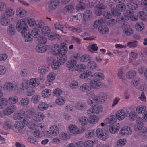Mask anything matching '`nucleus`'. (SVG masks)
<instances>
[{"instance_id": "1", "label": "nucleus", "mask_w": 147, "mask_h": 147, "mask_svg": "<svg viewBox=\"0 0 147 147\" xmlns=\"http://www.w3.org/2000/svg\"><path fill=\"white\" fill-rule=\"evenodd\" d=\"M108 2L105 0H93L91 3V7H94L95 12L97 16L101 15L103 10L107 7Z\"/></svg>"}, {"instance_id": "2", "label": "nucleus", "mask_w": 147, "mask_h": 147, "mask_svg": "<svg viewBox=\"0 0 147 147\" xmlns=\"http://www.w3.org/2000/svg\"><path fill=\"white\" fill-rule=\"evenodd\" d=\"M16 27L18 31L20 32L22 34L24 32H28L27 24L24 20H21L18 21Z\"/></svg>"}, {"instance_id": "3", "label": "nucleus", "mask_w": 147, "mask_h": 147, "mask_svg": "<svg viewBox=\"0 0 147 147\" xmlns=\"http://www.w3.org/2000/svg\"><path fill=\"white\" fill-rule=\"evenodd\" d=\"M38 85V84L36 79L33 78L30 79L28 83L24 82L22 84V90L26 89L28 88L29 86L31 88H34Z\"/></svg>"}, {"instance_id": "4", "label": "nucleus", "mask_w": 147, "mask_h": 147, "mask_svg": "<svg viewBox=\"0 0 147 147\" xmlns=\"http://www.w3.org/2000/svg\"><path fill=\"white\" fill-rule=\"evenodd\" d=\"M100 99L99 96L96 95H92L90 97V98L88 100V105L92 107L94 105L100 103Z\"/></svg>"}, {"instance_id": "5", "label": "nucleus", "mask_w": 147, "mask_h": 147, "mask_svg": "<svg viewBox=\"0 0 147 147\" xmlns=\"http://www.w3.org/2000/svg\"><path fill=\"white\" fill-rule=\"evenodd\" d=\"M16 110V106L12 104L9 107L4 109L3 112L4 115H9Z\"/></svg>"}, {"instance_id": "6", "label": "nucleus", "mask_w": 147, "mask_h": 147, "mask_svg": "<svg viewBox=\"0 0 147 147\" xmlns=\"http://www.w3.org/2000/svg\"><path fill=\"white\" fill-rule=\"evenodd\" d=\"M28 122L27 119H23V121L22 120L20 121L19 122H16L14 125V127L18 130L22 129L25 125H27L28 123Z\"/></svg>"}, {"instance_id": "7", "label": "nucleus", "mask_w": 147, "mask_h": 147, "mask_svg": "<svg viewBox=\"0 0 147 147\" xmlns=\"http://www.w3.org/2000/svg\"><path fill=\"white\" fill-rule=\"evenodd\" d=\"M96 134L98 138L105 140L108 138V135L106 133H104L102 130L101 129H98L96 131Z\"/></svg>"}, {"instance_id": "8", "label": "nucleus", "mask_w": 147, "mask_h": 147, "mask_svg": "<svg viewBox=\"0 0 147 147\" xmlns=\"http://www.w3.org/2000/svg\"><path fill=\"white\" fill-rule=\"evenodd\" d=\"M91 86L95 89H98L104 85V84L99 82L97 80H92L90 82Z\"/></svg>"}, {"instance_id": "9", "label": "nucleus", "mask_w": 147, "mask_h": 147, "mask_svg": "<svg viewBox=\"0 0 147 147\" xmlns=\"http://www.w3.org/2000/svg\"><path fill=\"white\" fill-rule=\"evenodd\" d=\"M132 132V130L130 127L125 126L121 128L120 131V134L122 135H131Z\"/></svg>"}, {"instance_id": "10", "label": "nucleus", "mask_w": 147, "mask_h": 147, "mask_svg": "<svg viewBox=\"0 0 147 147\" xmlns=\"http://www.w3.org/2000/svg\"><path fill=\"white\" fill-rule=\"evenodd\" d=\"M134 15V12L132 11H128L126 13H124L123 17H121L120 19L121 20V22L127 21L128 20V18H131Z\"/></svg>"}, {"instance_id": "11", "label": "nucleus", "mask_w": 147, "mask_h": 147, "mask_svg": "<svg viewBox=\"0 0 147 147\" xmlns=\"http://www.w3.org/2000/svg\"><path fill=\"white\" fill-rule=\"evenodd\" d=\"M45 117L44 114L40 112L36 113L34 115L33 119L36 122H39L43 120Z\"/></svg>"}, {"instance_id": "12", "label": "nucleus", "mask_w": 147, "mask_h": 147, "mask_svg": "<svg viewBox=\"0 0 147 147\" xmlns=\"http://www.w3.org/2000/svg\"><path fill=\"white\" fill-rule=\"evenodd\" d=\"M59 0H51L49 4V8L52 10L56 9L59 6Z\"/></svg>"}, {"instance_id": "13", "label": "nucleus", "mask_w": 147, "mask_h": 147, "mask_svg": "<svg viewBox=\"0 0 147 147\" xmlns=\"http://www.w3.org/2000/svg\"><path fill=\"white\" fill-rule=\"evenodd\" d=\"M84 0H75L77 5L76 6V9L78 10L80 9L84 10L85 9V4L83 3Z\"/></svg>"}, {"instance_id": "14", "label": "nucleus", "mask_w": 147, "mask_h": 147, "mask_svg": "<svg viewBox=\"0 0 147 147\" xmlns=\"http://www.w3.org/2000/svg\"><path fill=\"white\" fill-rule=\"evenodd\" d=\"M47 48V46L45 44L39 43L36 46V50L38 52L42 53L45 51Z\"/></svg>"}, {"instance_id": "15", "label": "nucleus", "mask_w": 147, "mask_h": 147, "mask_svg": "<svg viewBox=\"0 0 147 147\" xmlns=\"http://www.w3.org/2000/svg\"><path fill=\"white\" fill-rule=\"evenodd\" d=\"M16 88V86H14L13 83L11 82L6 83L3 87L5 89L8 91L15 90Z\"/></svg>"}, {"instance_id": "16", "label": "nucleus", "mask_w": 147, "mask_h": 147, "mask_svg": "<svg viewBox=\"0 0 147 147\" xmlns=\"http://www.w3.org/2000/svg\"><path fill=\"white\" fill-rule=\"evenodd\" d=\"M69 130L71 135H76L80 133L78 129L75 125L70 126L69 127Z\"/></svg>"}, {"instance_id": "17", "label": "nucleus", "mask_w": 147, "mask_h": 147, "mask_svg": "<svg viewBox=\"0 0 147 147\" xmlns=\"http://www.w3.org/2000/svg\"><path fill=\"white\" fill-rule=\"evenodd\" d=\"M120 127L119 123L114 124L113 125H111L109 127V130L111 133H115L118 132Z\"/></svg>"}, {"instance_id": "18", "label": "nucleus", "mask_w": 147, "mask_h": 147, "mask_svg": "<svg viewBox=\"0 0 147 147\" xmlns=\"http://www.w3.org/2000/svg\"><path fill=\"white\" fill-rule=\"evenodd\" d=\"M49 71V67L46 65H41L38 67V72L41 75L46 74Z\"/></svg>"}, {"instance_id": "19", "label": "nucleus", "mask_w": 147, "mask_h": 147, "mask_svg": "<svg viewBox=\"0 0 147 147\" xmlns=\"http://www.w3.org/2000/svg\"><path fill=\"white\" fill-rule=\"evenodd\" d=\"M59 54H65L68 50L67 47L64 43H62L60 44L59 47Z\"/></svg>"}, {"instance_id": "20", "label": "nucleus", "mask_w": 147, "mask_h": 147, "mask_svg": "<svg viewBox=\"0 0 147 147\" xmlns=\"http://www.w3.org/2000/svg\"><path fill=\"white\" fill-rule=\"evenodd\" d=\"M29 33V31L28 30V32H24L22 34V36H24V40L26 42H30L32 40V36H31V34Z\"/></svg>"}, {"instance_id": "21", "label": "nucleus", "mask_w": 147, "mask_h": 147, "mask_svg": "<svg viewBox=\"0 0 147 147\" xmlns=\"http://www.w3.org/2000/svg\"><path fill=\"white\" fill-rule=\"evenodd\" d=\"M125 113L123 110H120L116 113V118L119 120H121L125 117Z\"/></svg>"}, {"instance_id": "22", "label": "nucleus", "mask_w": 147, "mask_h": 147, "mask_svg": "<svg viewBox=\"0 0 147 147\" xmlns=\"http://www.w3.org/2000/svg\"><path fill=\"white\" fill-rule=\"evenodd\" d=\"M99 32L101 34H107L109 31V29L106 26L101 25L98 28Z\"/></svg>"}, {"instance_id": "23", "label": "nucleus", "mask_w": 147, "mask_h": 147, "mask_svg": "<svg viewBox=\"0 0 147 147\" xmlns=\"http://www.w3.org/2000/svg\"><path fill=\"white\" fill-rule=\"evenodd\" d=\"M115 117L114 116H112L105 119V121L106 124H111L112 125L114 124L116 121V119Z\"/></svg>"}, {"instance_id": "24", "label": "nucleus", "mask_w": 147, "mask_h": 147, "mask_svg": "<svg viewBox=\"0 0 147 147\" xmlns=\"http://www.w3.org/2000/svg\"><path fill=\"white\" fill-rule=\"evenodd\" d=\"M59 46L57 44H55L52 47L51 52L54 55L59 54Z\"/></svg>"}, {"instance_id": "25", "label": "nucleus", "mask_w": 147, "mask_h": 147, "mask_svg": "<svg viewBox=\"0 0 147 147\" xmlns=\"http://www.w3.org/2000/svg\"><path fill=\"white\" fill-rule=\"evenodd\" d=\"M92 15V13L90 11L88 10L85 11L83 15L84 20L85 21H86L90 19Z\"/></svg>"}, {"instance_id": "26", "label": "nucleus", "mask_w": 147, "mask_h": 147, "mask_svg": "<svg viewBox=\"0 0 147 147\" xmlns=\"http://www.w3.org/2000/svg\"><path fill=\"white\" fill-rule=\"evenodd\" d=\"M36 110L33 108H30L26 111V114L28 118H31L35 113Z\"/></svg>"}, {"instance_id": "27", "label": "nucleus", "mask_w": 147, "mask_h": 147, "mask_svg": "<svg viewBox=\"0 0 147 147\" xmlns=\"http://www.w3.org/2000/svg\"><path fill=\"white\" fill-rule=\"evenodd\" d=\"M120 17H119V18ZM122 22L121 19L119 18L117 19V20L115 19H112L109 20L107 23V25L110 27L114 26L116 23L117 22Z\"/></svg>"}, {"instance_id": "28", "label": "nucleus", "mask_w": 147, "mask_h": 147, "mask_svg": "<svg viewBox=\"0 0 147 147\" xmlns=\"http://www.w3.org/2000/svg\"><path fill=\"white\" fill-rule=\"evenodd\" d=\"M50 131L51 134L53 135L56 136L59 133V130L58 127L55 125H54L50 128Z\"/></svg>"}, {"instance_id": "29", "label": "nucleus", "mask_w": 147, "mask_h": 147, "mask_svg": "<svg viewBox=\"0 0 147 147\" xmlns=\"http://www.w3.org/2000/svg\"><path fill=\"white\" fill-rule=\"evenodd\" d=\"M48 38L50 40H53L55 39L60 40L61 39V37L60 36L55 33H51L49 34Z\"/></svg>"}, {"instance_id": "30", "label": "nucleus", "mask_w": 147, "mask_h": 147, "mask_svg": "<svg viewBox=\"0 0 147 147\" xmlns=\"http://www.w3.org/2000/svg\"><path fill=\"white\" fill-rule=\"evenodd\" d=\"M92 107L93 109L94 112V113H97L101 112L103 110L102 106L100 105L97 104Z\"/></svg>"}, {"instance_id": "31", "label": "nucleus", "mask_w": 147, "mask_h": 147, "mask_svg": "<svg viewBox=\"0 0 147 147\" xmlns=\"http://www.w3.org/2000/svg\"><path fill=\"white\" fill-rule=\"evenodd\" d=\"M31 33L32 36L36 38L40 36V31L38 28H34L32 30Z\"/></svg>"}, {"instance_id": "32", "label": "nucleus", "mask_w": 147, "mask_h": 147, "mask_svg": "<svg viewBox=\"0 0 147 147\" xmlns=\"http://www.w3.org/2000/svg\"><path fill=\"white\" fill-rule=\"evenodd\" d=\"M67 57L65 54H61L57 58V61H59L61 65L63 64L65 62Z\"/></svg>"}, {"instance_id": "33", "label": "nucleus", "mask_w": 147, "mask_h": 147, "mask_svg": "<svg viewBox=\"0 0 147 147\" xmlns=\"http://www.w3.org/2000/svg\"><path fill=\"white\" fill-rule=\"evenodd\" d=\"M127 6L129 9L134 10L138 8V5L136 3L133 2L128 3Z\"/></svg>"}, {"instance_id": "34", "label": "nucleus", "mask_w": 147, "mask_h": 147, "mask_svg": "<svg viewBox=\"0 0 147 147\" xmlns=\"http://www.w3.org/2000/svg\"><path fill=\"white\" fill-rule=\"evenodd\" d=\"M123 32L125 34L129 36L133 34V31L129 27V26H127L124 29Z\"/></svg>"}, {"instance_id": "35", "label": "nucleus", "mask_w": 147, "mask_h": 147, "mask_svg": "<svg viewBox=\"0 0 147 147\" xmlns=\"http://www.w3.org/2000/svg\"><path fill=\"white\" fill-rule=\"evenodd\" d=\"M18 100V97L15 95L10 96L8 99V101L10 103H12V104L16 103Z\"/></svg>"}, {"instance_id": "36", "label": "nucleus", "mask_w": 147, "mask_h": 147, "mask_svg": "<svg viewBox=\"0 0 147 147\" xmlns=\"http://www.w3.org/2000/svg\"><path fill=\"white\" fill-rule=\"evenodd\" d=\"M76 63V60L72 59L67 63V67L71 69L74 67Z\"/></svg>"}, {"instance_id": "37", "label": "nucleus", "mask_w": 147, "mask_h": 147, "mask_svg": "<svg viewBox=\"0 0 147 147\" xmlns=\"http://www.w3.org/2000/svg\"><path fill=\"white\" fill-rule=\"evenodd\" d=\"M7 32L10 35L12 36L15 35L16 31L15 29L14 26L11 25L9 26L7 29Z\"/></svg>"}, {"instance_id": "38", "label": "nucleus", "mask_w": 147, "mask_h": 147, "mask_svg": "<svg viewBox=\"0 0 147 147\" xmlns=\"http://www.w3.org/2000/svg\"><path fill=\"white\" fill-rule=\"evenodd\" d=\"M50 29L47 26H43L41 30V32L42 34L45 35H48L50 33Z\"/></svg>"}, {"instance_id": "39", "label": "nucleus", "mask_w": 147, "mask_h": 147, "mask_svg": "<svg viewBox=\"0 0 147 147\" xmlns=\"http://www.w3.org/2000/svg\"><path fill=\"white\" fill-rule=\"evenodd\" d=\"M48 105L45 102H42L40 103L38 108L41 111L46 110L48 107Z\"/></svg>"}, {"instance_id": "40", "label": "nucleus", "mask_w": 147, "mask_h": 147, "mask_svg": "<svg viewBox=\"0 0 147 147\" xmlns=\"http://www.w3.org/2000/svg\"><path fill=\"white\" fill-rule=\"evenodd\" d=\"M104 22V20L103 19L98 20L95 21L94 22L93 26L95 28H98L100 26L101 24Z\"/></svg>"}, {"instance_id": "41", "label": "nucleus", "mask_w": 147, "mask_h": 147, "mask_svg": "<svg viewBox=\"0 0 147 147\" xmlns=\"http://www.w3.org/2000/svg\"><path fill=\"white\" fill-rule=\"evenodd\" d=\"M51 94V92L49 89H45L43 90L42 95L44 98H47Z\"/></svg>"}, {"instance_id": "42", "label": "nucleus", "mask_w": 147, "mask_h": 147, "mask_svg": "<svg viewBox=\"0 0 147 147\" xmlns=\"http://www.w3.org/2000/svg\"><path fill=\"white\" fill-rule=\"evenodd\" d=\"M90 59V56L88 55L85 54L82 55L80 57V60L81 61L88 62Z\"/></svg>"}, {"instance_id": "43", "label": "nucleus", "mask_w": 147, "mask_h": 147, "mask_svg": "<svg viewBox=\"0 0 147 147\" xmlns=\"http://www.w3.org/2000/svg\"><path fill=\"white\" fill-rule=\"evenodd\" d=\"M29 103V99L26 98H24L21 99L19 104L21 106L26 105L28 104Z\"/></svg>"}, {"instance_id": "44", "label": "nucleus", "mask_w": 147, "mask_h": 147, "mask_svg": "<svg viewBox=\"0 0 147 147\" xmlns=\"http://www.w3.org/2000/svg\"><path fill=\"white\" fill-rule=\"evenodd\" d=\"M135 27L137 30L138 31H141L144 28V25L142 22H140L136 24Z\"/></svg>"}, {"instance_id": "45", "label": "nucleus", "mask_w": 147, "mask_h": 147, "mask_svg": "<svg viewBox=\"0 0 147 147\" xmlns=\"http://www.w3.org/2000/svg\"><path fill=\"white\" fill-rule=\"evenodd\" d=\"M87 66L89 68L92 69H96L97 67L96 63L93 61H89L87 64Z\"/></svg>"}, {"instance_id": "46", "label": "nucleus", "mask_w": 147, "mask_h": 147, "mask_svg": "<svg viewBox=\"0 0 147 147\" xmlns=\"http://www.w3.org/2000/svg\"><path fill=\"white\" fill-rule=\"evenodd\" d=\"M116 9L118 11H123L125 9V5L123 3L119 4L117 5Z\"/></svg>"}, {"instance_id": "47", "label": "nucleus", "mask_w": 147, "mask_h": 147, "mask_svg": "<svg viewBox=\"0 0 147 147\" xmlns=\"http://www.w3.org/2000/svg\"><path fill=\"white\" fill-rule=\"evenodd\" d=\"M9 22L8 19L3 17L1 18L0 20V23L3 26H6L9 24Z\"/></svg>"}, {"instance_id": "48", "label": "nucleus", "mask_w": 147, "mask_h": 147, "mask_svg": "<svg viewBox=\"0 0 147 147\" xmlns=\"http://www.w3.org/2000/svg\"><path fill=\"white\" fill-rule=\"evenodd\" d=\"M13 124L11 121H7L5 123L4 125V128L7 130L9 129H11Z\"/></svg>"}, {"instance_id": "49", "label": "nucleus", "mask_w": 147, "mask_h": 147, "mask_svg": "<svg viewBox=\"0 0 147 147\" xmlns=\"http://www.w3.org/2000/svg\"><path fill=\"white\" fill-rule=\"evenodd\" d=\"M16 13L17 15L22 17L25 16L26 13L25 10L21 9H18L17 10Z\"/></svg>"}, {"instance_id": "50", "label": "nucleus", "mask_w": 147, "mask_h": 147, "mask_svg": "<svg viewBox=\"0 0 147 147\" xmlns=\"http://www.w3.org/2000/svg\"><path fill=\"white\" fill-rule=\"evenodd\" d=\"M87 72V74L86 77V78L85 81H89L90 80H93V79L95 78V76L94 74L91 75V73L90 71L88 70Z\"/></svg>"}, {"instance_id": "51", "label": "nucleus", "mask_w": 147, "mask_h": 147, "mask_svg": "<svg viewBox=\"0 0 147 147\" xmlns=\"http://www.w3.org/2000/svg\"><path fill=\"white\" fill-rule=\"evenodd\" d=\"M8 101L6 98H2L0 101V109L3 108L4 106L7 105Z\"/></svg>"}, {"instance_id": "52", "label": "nucleus", "mask_w": 147, "mask_h": 147, "mask_svg": "<svg viewBox=\"0 0 147 147\" xmlns=\"http://www.w3.org/2000/svg\"><path fill=\"white\" fill-rule=\"evenodd\" d=\"M144 11H140L139 12L137 16L139 18L143 21H146V18L145 16Z\"/></svg>"}, {"instance_id": "53", "label": "nucleus", "mask_w": 147, "mask_h": 147, "mask_svg": "<svg viewBox=\"0 0 147 147\" xmlns=\"http://www.w3.org/2000/svg\"><path fill=\"white\" fill-rule=\"evenodd\" d=\"M136 74V71L134 70H131L127 73V77L129 79H132L135 76Z\"/></svg>"}, {"instance_id": "54", "label": "nucleus", "mask_w": 147, "mask_h": 147, "mask_svg": "<svg viewBox=\"0 0 147 147\" xmlns=\"http://www.w3.org/2000/svg\"><path fill=\"white\" fill-rule=\"evenodd\" d=\"M95 78L96 79H98L100 80H103L104 78V76L103 74L101 73H97L94 74Z\"/></svg>"}, {"instance_id": "55", "label": "nucleus", "mask_w": 147, "mask_h": 147, "mask_svg": "<svg viewBox=\"0 0 147 147\" xmlns=\"http://www.w3.org/2000/svg\"><path fill=\"white\" fill-rule=\"evenodd\" d=\"M117 9L115 7H113L111 9V11L112 14L115 16H119L121 14L120 12L117 11Z\"/></svg>"}, {"instance_id": "56", "label": "nucleus", "mask_w": 147, "mask_h": 147, "mask_svg": "<svg viewBox=\"0 0 147 147\" xmlns=\"http://www.w3.org/2000/svg\"><path fill=\"white\" fill-rule=\"evenodd\" d=\"M100 96V102H104L107 99V94L106 93L100 92L99 94Z\"/></svg>"}, {"instance_id": "57", "label": "nucleus", "mask_w": 147, "mask_h": 147, "mask_svg": "<svg viewBox=\"0 0 147 147\" xmlns=\"http://www.w3.org/2000/svg\"><path fill=\"white\" fill-rule=\"evenodd\" d=\"M60 64L59 61H57V60L56 61H53V62L51 64V66L53 69L56 70L57 69L60 65Z\"/></svg>"}, {"instance_id": "58", "label": "nucleus", "mask_w": 147, "mask_h": 147, "mask_svg": "<svg viewBox=\"0 0 147 147\" xmlns=\"http://www.w3.org/2000/svg\"><path fill=\"white\" fill-rule=\"evenodd\" d=\"M146 109V108L145 106H140L137 108L136 111L138 113H141L145 112Z\"/></svg>"}, {"instance_id": "59", "label": "nucleus", "mask_w": 147, "mask_h": 147, "mask_svg": "<svg viewBox=\"0 0 147 147\" xmlns=\"http://www.w3.org/2000/svg\"><path fill=\"white\" fill-rule=\"evenodd\" d=\"M60 139L63 140H66L69 138V134L65 133H62L59 135Z\"/></svg>"}, {"instance_id": "60", "label": "nucleus", "mask_w": 147, "mask_h": 147, "mask_svg": "<svg viewBox=\"0 0 147 147\" xmlns=\"http://www.w3.org/2000/svg\"><path fill=\"white\" fill-rule=\"evenodd\" d=\"M40 100V97L38 95H35L33 96L31 99V100L33 102L36 104Z\"/></svg>"}, {"instance_id": "61", "label": "nucleus", "mask_w": 147, "mask_h": 147, "mask_svg": "<svg viewBox=\"0 0 147 147\" xmlns=\"http://www.w3.org/2000/svg\"><path fill=\"white\" fill-rule=\"evenodd\" d=\"M37 40L39 41V43L45 44L47 41V38L43 36H38L37 38Z\"/></svg>"}, {"instance_id": "62", "label": "nucleus", "mask_w": 147, "mask_h": 147, "mask_svg": "<svg viewBox=\"0 0 147 147\" xmlns=\"http://www.w3.org/2000/svg\"><path fill=\"white\" fill-rule=\"evenodd\" d=\"M126 140L124 139H120L119 140L117 143V146L116 147H119L124 145L125 144V141Z\"/></svg>"}, {"instance_id": "63", "label": "nucleus", "mask_w": 147, "mask_h": 147, "mask_svg": "<svg viewBox=\"0 0 147 147\" xmlns=\"http://www.w3.org/2000/svg\"><path fill=\"white\" fill-rule=\"evenodd\" d=\"M55 74L54 73H50L47 78V81L49 82H51L53 81L55 79Z\"/></svg>"}, {"instance_id": "64", "label": "nucleus", "mask_w": 147, "mask_h": 147, "mask_svg": "<svg viewBox=\"0 0 147 147\" xmlns=\"http://www.w3.org/2000/svg\"><path fill=\"white\" fill-rule=\"evenodd\" d=\"M80 89L81 91L83 92L88 91L89 90L88 84L86 83L83 84L81 86Z\"/></svg>"}]
</instances>
